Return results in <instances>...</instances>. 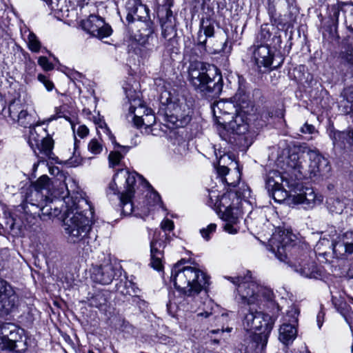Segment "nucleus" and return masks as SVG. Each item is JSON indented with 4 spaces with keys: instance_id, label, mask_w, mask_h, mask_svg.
I'll return each mask as SVG.
<instances>
[{
    "instance_id": "1",
    "label": "nucleus",
    "mask_w": 353,
    "mask_h": 353,
    "mask_svg": "<svg viewBox=\"0 0 353 353\" xmlns=\"http://www.w3.org/2000/svg\"><path fill=\"white\" fill-rule=\"evenodd\" d=\"M63 199L65 204L63 227L68 241L79 243V248L86 252L91 251L89 244V232L91 230V219L93 208L82 191L70 193L68 184L59 182V188L52 194Z\"/></svg>"
},
{
    "instance_id": "2",
    "label": "nucleus",
    "mask_w": 353,
    "mask_h": 353,
    "mask_svg": "<svg viewBox=\"0 0 353 353\" xmlns=\"http://www.w3.org/2000/svg\"><path fill=\"white\" fill-rule=\"evenodd\" d=\"M288 172H292L294 179H323L330 176L331 165L327 159L318 150L307 149L302 153H291L287 160Z\"/></svg>"
},
{
    "instance_id": "3",
    "label": "nucleus",
    "mask_w": 353,
    "mask_h": 353,
    "mask_svg": "<svg viewBox=\"0 0 353 353\" xmlns=\"http://www.w3.org/2000/svg\"><path fill=\"white\" fill-rule=\"evenodd\" d=\"M212 112L219 125L218 131L222 140L233 143L236 141L235 135L244 134L248 130L244 116L237 113L233 103L225 100L217 101L212 105Z\"/></svg>"
},
{
    "instance_id": "4",
    "label": "nucleus",
    "mask_w": 353,
    "mask_h": 353,
    "mask_svg": "<svg viewBox=\"0 0 353 353\" xmlns=\"http://www.w3.org/2000/svg\"><path fill=\"white\" fill-rule=\"evenodd\" d=\"M225 278L237 286L239 297L236 299L239 303L247 305L256 304L259 307L261 305L265 306L266 304L274 305V295L271 289L259 285L250 270H247L243 276Z\"/></svg>"
},
{
    "instance_id": "5",
    "label": "nucleus",
    "mask_w": 353,
    "mask_h": 353,
    "mask_svg": "<svg viewBox=\"0 0 353 353\" xmlns=\"http://www.w3.org/2000/svg\"><path fill=\"white\" fill-rule=\"evenodd\" d=\"M188 80L194 89L203 95L218 96L222 90V77L214 65L193 61L188 67Z\"/></svg>"
},
{
    "instance_id": "6",
    "label": "nucleus",
    "mask_w": 353,
    "mask_h": 353,
    "mask_svg": "<svg viewBox=\"0 0 353 353\" xmlns=\"http://www.w3.org/2000/svg\"><path fill=\"white\" fill-rule=\"evenodd\" d=\"M182 265L180 261L172 268L171 281L181 293L188 296L198 294L208 283V276L196 268Z\"/></svg>"
},
{
    "instance_id": "7",
    "label": "nucleus",
    "mask_w": 353,
    "mask_h": 353,
    "mask_svg": "<svg viewBox=\"0 0 353 353\" xmlns=\"http://www.w3.org/2000/svg\"><path fill=\"white\" fill-rule=\"evenodd\" d=\"M210 205H217L219 212L221 213V219L225 221L237 223L239 219V209L237 205L240 199H244L250 196V190L248 187L243 185V191H228L223 194L219 199L215 191L209 193Z\"/></svg>"
},
{
    "instance_id": "8",
    "label": "nucleus",
    "mask_w": 353,
    "mask_h": 353,
    "mask_svg": "<svg viewBox=\"0 0 353 353\" xmlns=\"http://www.w3.org/2000/svg\"><path fill=\"white\" fill-rule=\"evenodd\" d=\"M24 330L12 323H0V352H21L27 349Z\"/></svg>"
},
{
    "instance_id": "9",
    "label": "nucleus",
    "mask_w": 353,
    "mask_h": 353,
    "mask_svg": "<svg viewBox=\"0 0 353 353\" xmlns=\"http://www.w3.org/2000/svg\"><path fill=\"white\" fill-rule=\"evenodd\" d=\"M126 97L130 102L129 112L127 115L128 119H131L134 125L140 128L145 125L149 126L155 121V117L151 109L148 108L141 101L136 92L132 90H125Z\"/></svg>"
},
{
    "instance_id": "10",
    "label": "nucleus",
    "mask_w": 353,
    "mask_h": 353,
    "mask_svg": "<svg viewBox=\"0 0 353 353\" xmlns=\"http://www.w3.org/2000/svg\"><path fill=\"white\" fill-rule=\"evenodd\" d=\"M137 183L148 190L151 188L149 183L137 172H130L125 169L119 170L114 176L113 181L109 184L107 194L121 195V192L137 186Z\"/></svg>"
},
{
    "instance_id": "11",
    "label": "nucleus",
    "mask_w": 353,
    "mask_h": 353,
    "mask_svg": "<svg viewBox=\"0 0 353 353\" xmlns=\"http://www.w3.org/2000/svg\"><path fill=\"white\" fill-rule=\"evenodd\" d=\"M248 50L252 53L256 70L259 73H265L276 69L280 63L274 65V52L270 45L253 44Z\"/></svg>"
},
{
    "instance_id": "12",
    "label": "nucleus",
    "mask_w": 353,
    "mask_h": 353,
    "mask_svg": "<svg viewBox=\"0 0 353 353\" xmlns=\"http://www.w3.org/2000/svg\"><path fill=\"white\" fill-rule=\"evenodd\" d=\"M321 246H326L328 248H332L334 254L336 257H342L345 254L353 253V232H346L336 239L332 236L330 241L325 238L321 239L316 245V250H320Z\"/></svg>"
},
{
    "instance_id": "13",
    "label": "nucleus",
    "mask_w": 353,
    "mask_h": 353,
    "mask_svg": "<svg viewBox=\"0 0 353 353\" xmlns=\"http://www.w3.org/2000/svg\"><path fill=\"white\" fill-rule=\"evenodd\" d=\"M19 305V298L14 288L7 281L0 278V316L15 312Z\"/></svg>"
},
{
    "instance_id": "14",
    "label": "nucleus",
    "mask_w": 353,
    "mask_h": 353,
    "mask_svg": "<svg viewBox=\"0 0 353 353\" xmlns=\"http://www.w3.org/2000/svg\"><path fill=\"white\" fill-rule=\"evenodd\" d=\"M8 117L13 123H18L22 127L29 128L31 130H35L34 126L36 125V118L28 112L25 109V105L20 101H13L8 106Z\"/></svg>"
},
{
    "instance_id": "15",
    "label": "nucleus",
    "mask_w": 353,
    "mask_h": 353,
    "mask_svg": "<svg viewBox=\"0 0 353 353\" xmlns=\"http://www.w3.org/2000/svg\"><path fill=\"white\" fill-rule=\"evenodd\" d=\"M32 201V199H29V196H27L25 202L20 206L26 215L30 214L32 216L33 218H34L35 216H39L41 219L46 220V219L55 217L60 213V210L56 207L52 210L51 205L47 204L43 205L42 204H37Z\"/></svg>"
},
{
    "instance_id": "16",
    "label": "nucleus",
    "mask_w": 353,
    "mask_h": 353,
    "mask_svg": "<svg viewBox=\"0 0 353 353\" xmlns=\"http://www.w3.org/2000/svg\"><path fill=\"white\" fill-rule=\"evenodd\" d=\"M270 242L271 250L274 253L275 256L281 261H285L287 259V250L292 242L291 234L289 232L285 234V231L280 230L273 234Z\"/></svg>"
},
{
    "instance_id": "17",
    "label": "nucleus",
    "mask_w": 353,
    "mask_h": 353,
    "mask_svg": "<svg viewBox=\"0 0 353 353\" xmlns=\"http://www.w3.org/2000/svg\"><path fill=\"white\" fill-rule=\"evenodd\" d=\"M267 343L266 335L245 333L243 342L239 345L236 353H257V350H263Z\"/></svg>"
},
{
    "instance_id": "18",
    "label": "nucleus",
    "mask_w": 353,
    "mask_h": 353,
    "mask_svg": "<svg viewBox=\"0 0 353 353\" xmlns=\"http://www.w3.org/2000/svg\"><path fill=\"white\" fill-rule=\"evenodd\" d=\"M37 134L35 130H31L30 135L29 137V144L34 153L37 154L36 148L39 150V153L43 156L42 159H54V154L52 152L54 147V141L50 137L42 138L41 139H37Z\"/></svg>"
},
{
    "instance_id": "19",
    "label": "nucleus",
    "mask_w": 353,
    "mask_h": 353,
    "mask_svg": "<svg viewBox=\"0 0 353 353\" xmlns=\"http://www.w3.org/2000/svg\"><path fill=\"white\" fill-rule=\"evenodd\" d=\"M288 168L287 167L286 173L290 176V178L288 179L284 174L280 173L278 171H271L268 173L266 180H265V188L268 192L272 191L275 188L281 186L283 184L285 183L286 187L291 188L294 185V174L292 172H288Z\"/></svg>"
},
{
    "instance_id": "20",
    "label": "nucleus",
    "mask_w": 353,
    "mask_h": 353,
    "mask_svg": "<svg viewBox=\"0 0 353 353\" xmlns=\"http://www.w3.org/2000/svg\"><path fill=\"white\" fill-rule=\"evenodd\" d=\"M290 266L301 276L308 279H319L321 276V271L313 261L301 260V261H290Z\"/></svg>"
},
{
    "instance_id": "21",
    "label": "nucleus",
    "mask_w": 353,
    "mask_h": 353,
    "mask_svg": "<svg viewBox=\"0 0 353 353\" xmlns=\"http://www.w3.org/2000/svg\"><path fill=\"white\" fill-rule=\"evenodd\" d=\"M117 275L116 270L111 263H106L92 268L91 277L92 280L102 285L112 283Z\"/></svg>"
},
{
    "instance_id": "22",
    "label": "nucleus",
    "mask_w": 353,
    "mask_h": 353,
    "mask_svg": "<svg viewBox=\"0 0 353 353\" xmlns=\"http://www.w3.org/2000/svg\"><path fill=\"white\" fill-rule=\"evenodd\" d=\"M275 323V318L261 312H256V317L253 323V334L256 335H269Z\"/></svg>"
},
{
    "instance_id": "23",
    "label": "nucleus",
    "mask_w": 353,
    "mask_h": 353,
    "mask_svg": "<svg viewBox=\"0 0 353 353\" xmlns=\"http://www.w3.org/2000/svg\"><path fill=\"white\" fill-rule=\"evenodd\" d=\"M330 22H353V7L333 5L327 8Z\"/></svg>"
},
{
    "instance_id": "24",
    "label": "nucleus",
    "mask_w": 353,
    "mask_h": 353,
    "mask_svg": "<svg viewBox=\"0 0 353 353\" xmlns=\"http://www.w3.org/2000/svg\"><path fill=\"white\" fill-rule=\"evenodd\" d=\"M323 200L321 194H316L312 188L306 187L301 192L294 196V201L301 204L305 208H312Z\"/></svg>"
},
{
    "instance_id": "25",
    "label": "nucleus",
    "mask_w": 353,
    "mask_h": 353,
    "mask_svg": "<svg viewBox=\"0 0 353 353\" xmlns=\"http://www.w3.org/2000/svg\"><path fill=\"white\" fill-rule=\"evenodd\" d=\"M330 137L334 146L341 149L353 150V130L348 132L333 130L330 132Z\"/></svg>"
},
{
    "instance_id": "26",
    "label": "nucleus",
    "mask_w": 353,
    "mask_h": 353,
    "mask_svg": "<svg viewBox=\"0 0 353 353\" xmlns=\"http://www.w3.org/2000/svg\"><path fill=\"white\" fill-rule=\"evenodd\" d=\"M147 33L135 34L133 37L141 46L139 50L141 56H146L148 52L152 51L154 48V43L157 41V38L152 35L150 28L146 30Z\"/></svg>"
},
{
    "instance_id": "27",
    "label": "nucleus",
    "mask_w": 353,
    "mask_h": 353,
    "mask_svg": "<svg viewBox=\"0 0 353 353\" xmlns=\"http://www.w3.org/2000/svg\"><path fill=\"white\" fill-rule=\"evenodd\" d=\"M78 28H81L88 34L99 39L110 36L112 32L108 23H103L98 26L96 23H79Z\"/></svg>"
},
{
    "instance_id": "28",
    "label": "nucleus",
    "mask_w": 353,
    "mask_h": 353,
    "mask_svg": "<svg viewBox=\"0 0 353 353\" xmlns=\"http://www.w3.org/2000/svg\"><path fill=\"white\" fill-rule=\"evenodd\" d=\"M348 199L342 195H334L326 199V208L330 213L341 214L347 205Z\"/></svg>"
},
{
    "instance_id": "29",
    "label": "nucleus",
    "mask_w": 353,
    "mask_h": 353,
    "mask_svg": "<svg viewBox=\"0 0 353 353\" xmlns=\"http://www.w3.org/2000/svg\"><path fill=\"white\" fill-rule=\"evenodd\" d=\"M139 188L138 185L134 186L131 189H127L121 192V195L119 196L120 204L122 208V214L128 216L130 215L134 210V204L132 201V198L134 194Z\"/></svg>"
},
{
    "instance_id": "30",
    "label": "nucleus",
    "mask_w": 353,
    "mask_h": 353,
    "mask_svg": "<svg viewBox=\"0 0 353 353\" xmlns=\"http://www.w3.org/2000/svg\"><path fill=\"white\" fill-rule=\"evenodd\" d=\"M192 110L188 103H181L174 109V115L176 121L179 123V126L187 125L191 120Z\"/></svg>"
},
{
    "instance_id": "31",
    "label": "nucleus",
    "mask_w": 353,
    "mask_h": 353,
    "mask_svg": "<svg viewBox=\"0 0 353 353\" xmlns=\"http://www.w3.org/2000/svg\"><path fill=\"white\" fill-rule=\"evenodd\" d=\"M162 243L157 240H152L150 242L151 262L150 265L154 269L160 271L162 268L163 252L160 250Z\"/></svg>"
},
{
    "instance_id": "32",
    "label": "nucleus",
    "mask_w": 353,
    "mask_h": 353,
    "mask_svg": "<svg viewBox=\"0 0 353 353\" xmlns=\"http://www.w3.org/2000/svg\"><path fill=\"white\" fill-rule=\"evenodd\" d=\"M296 327L297 326H294V324L283 322L279 328V339L280 341L285 345L292 343L297 335Z\"/></svg>"
},
{
    "instance_id": "33",
    "label": "nucleus",
    "mask_w": 353,
    "mask_h": 353,
    "mask_svg": "<svg viewBox=\"0 0 353 353\" xmlns=\"http://www.w3.org/2000/svg\"><path fill=\"white\" fill-rule=\"evenodd\" d=\"M275 30L274 23H263L253 44L270 45L269 41Z\"/></svg>"
},
{
    "instance_id": "34",
    "label": "nucleus",
    "mask_w": 353,
    "mask_h": 353,
    "mask_svg": "<svg viewBox=\"0 0 353 353\" xmlns=\"http://www.w3.org/2000/svg\"><path fill=\"white\" fill-rule=\"evenodd\" d=\"M332 301L336 310L343 316L345 321L350 325L353 323V312L350 306L343 299L332 296Z\"/></svg>"
},
{
    "instance_id": "35",
    "label": "nucleus",
    "mask_w": 353,
    "mask_h": 353,
    "mask_svg": "<svg viewBox=\"0 0 353 353\" xmlns=\"http://www.w3.org/2000/svg\"><path fill=\"white\" fill-rule=\"evenodd\" d=\"M91 121H92L97 125V134L99 135L101 134V132L99 130V128H100L103 131V132L108 137L109 139L112 141L113 144H114L119 148H121L125 152L127 151L125 147L120 145L116 142V139L114 136L112 134L110 130L107 126V124L100 117L99 114L97 115H93Z\"/></svg>"
},
{
    "instance_id": "36",
    "label": "nucleus",
    "mask_w": 353,
    "mask_h": 353,
    "mask_svg": "<svg viewBox=\"0 0 353 353\" xmlns=\"http://www.w3.org/2000/svg\"><path fill=\"white\" fill-rule=\"evenodd\" d=\"M50 178L47 175H43L32 183L34 190L31 192V194L37 198H43L41 192L43 190H50Z\"/></svg>"
},
{
    "instance_id": "37",
    "label": "nucleus",
    "mask_w": 353,
    "mask_h": 353,
    "mask_svg": "<svg viewBox=\"0 0 353 353\" xmlns=\"http://www.w3.org/2000/svg\"><path fill=\"white\" fill-rule=\"evenodd\" d=\"M214 324L216 326H221V328H217L214 330H211L208 332V335L210 334H219V333H223L224 332H230L232 330V327H227L225 329L224 328L225 323L228 321V313H223L222 314L219 316H216L213 318Z\"/></svg>"
},
{
    "instance_id": "38",
    "label": "nucleus",
    "mask_w": 353,
    "mask_h": 353,
    "mask_svg": "<svg viewBox=\"0 0 353 353\" xmlns=\"http://www.w3.org/2000/svg\"><path fill=\"white\" fill-rule=\"evenodd\" d=\"M229 168L224 165H220L217 168V172L219 175L221 176L222 182L227 183L229 186L235 187L240 179V174L237 172H235L236 180L230 181V180L226 176L229 174Z\"/></svg>"
},
{
    "instance_id": "39",
    "label": "nucleus",
    "mask_w": 353,
    "mask_h": 353,
    "mask_svg": "<svg viewBox=\"0 0 353 353\" xmlns=\"http://www.w3.org/2000/svg\"><path fill=\"white\" fill-rule=\"evenodd\" d=\"M299 315V309L296 305H292L286 312V315L284 317V322L297 326Z\"/></svg>"
},
{
    "instance_id": "40",
    "label": "nucleus",
    "mask_w": 353,
    "mask_h": 353,
    "mask_svg": "<svg viewBox=\"0 0 353 353\" xmlns=\"http://www.w3.org/2000/svg\"><path fill=\"white\" fill-rule=\"evenodd\" d=\"M285 183L283 184L281 186H279L272 191H270L269 193L270 196L273 198L275 201L281 202L285 200L288 196V191L285 190Z\"/></svg>"
},
{
    "instance_id": "41",
    "label": "nucleus",
    "mask_w": 353,
    "mask_h": 353,
    "mask_svg": "<svg viewBox=\"0 0 353 353\" xmlns=\"http://www.w3.org/2000/svg\"><path fill=\"white\" fill-rule=\"evenodd\" d=\"M107 295L103 292H98L90 300V305L92 307L101 308L107 303Z\"/></svg>"
},
{
    "instance_id": "42",
    "label": "nucleus",
    "mask_w": 353,
    "mask_h": 353,
    "mask_svg": "<svg viewBox=\"0 0 353 353\" xmlns=\"http://www.w3.org/2000/svg\"><path fill=\"white\" fill-rule=\"evenodd\" d=\"M256 312H253L252 310H250L245 314L243 324L245 330H246V333L253 332V323L256 317Z\"/></svg>"
},
{
    "instance_id": "43",
    "label": "nucleus",
    "mask_w": 353,
    "mask_h": 353,
    "mask_svg": "<svg viewBox=\"0 0 353 353\" xmlns=\"http://www.w3.org/2000/svg\"><path fill=\"white\" fill-rule=\"evenodd\" d=\"M131 17L132 22L135 21L139 22H146L149 18L147 8L145 6L137 8L134 10V14L132 15Z\"/></svg>"
},
{
    "instance_id": "44",
    "label": "nucleus",
    "mask_w": 353,
    "mask_h": 353,
    "mask_svg": "<svg viewBox=\"0 0 353 353\" xmlns=\"http://www.w3.org/2000/svg\"><path fill=\"white\" fill-rule=\"evenodd\" d=\"M234 99L241 110L240 112L237 111V113H241L245 117V109L248 107V96L245 94L241 96V93H239L234 96Z\"/></svg>"
},
{
    "instance_id": "45",
    "label": "nucleus",
    "mask_w": 353,
    "mask_h": 353,
    "mask_svg": "<svg viewBox=\"0 0 353 353\" xmlns=\"http://www.w3.org/2000/svg\"><path fill=\"white\" fill-rule=\"evenodd\" d=\"M28 46L31 51L38 52L41 48V43L38 40L37 36L30 32L28 35Z\"/></svg>"
},
{
    "instance_id": "46",
    "label": "nucleus",
    "mask_w": 353,
    "mask_h": 353,
    "mask_svg": "<svg viewBox=\"0 0 353 353\" xmlns=\"http://www.w3.org/2000/svg\"><path fill=\"white\" fill-rule=\"evenodd\" d=\"M88 148L91 153L99 154L101 152L103 146L97 139H92L88 143Z\"/></svg>"
},
{
    "instance_id": "47",
    "label": "nucleus",
    "mask_w": 353,
    "mask_h": 353,
    "mask_svg": "<svg viewBox=\"0 0 353 353\" xmlns=\"http://www.w3.org/2000/svg\"><path fill=\"white\" fill-rule=\"evenodd\" d=\"M125 288H126V294H128L130 296H139V294L140 292V290L137 286L136 283L128 281H126L125 283Z\"/></svg>"
},
{
    "instance_id": "48",
    "label": "nucleus",
    "mask_w": 353,
    "mask_h": 353,
    "mask_svg": "<svg viewBox=\"0 0 353 353\" xmlns=\"http://www.w3.org/2000/svg\"><path fill=\"white\" fill-rule=\"evenodd\" d=\"M216 225L215 223H210L206 228L200 230V233L202 237L208 241L210 239V234L216 231Z\"/></svg>"
},
{
    "instance_id": "49",
    "label": "nucleus",
    "mask_w": 353,
    "mask_h": 353,
    "mask_svg": "<svg viewBox=\"0 0 353 353\" xmlns=\"http://www.w3.org/2000/svg\"><path fill=\"white\" fill-rule=\"evenodd\" d=\"M123 158V155L119 151L111 152L109 154L108 159L110 165L114 166L118 165Z\"/></svg>"
},
{
    "instance_id": "50",
    "label": "nucleus",
    "mask_w": 353,
    "mask_h": 353,
    "mask_svg": "<svg viewBox=\"0 0 353 353\" xmlns=\"http://www.w3.org/2000/svg\"><path fill=\"white\" fill-rule=\"evenodd\" d=\"M162 34L165 38L172 37L175 34V28L174 26L170 23H161Z\"/></svg>"
},
{
    "instance_id": "51",
    "label": "nucleus",
    "mask_w": 353,
    "mask_h": 353,
    "mask_svg": "<svg viewBox=\"0 0 353 353\" xmlns=\"http://www.w3.org/2000/svg\"><path fill=\"white\" fill-rule=\"evenodd\" d=\"M38 64L45 71H50L54 68L53 64L48 61L46 57H40L38 59Z\"/></svg>"
},
{
    "instance_id": "52",
    "label": "nucleus",
    "mask_w": 353,
    "mask_h": 353,
    "mask_svg": "<svg viewBox=\"0 0 353 353\" xmlns=\"http://www.w3.org/2000/svg\"><path fill=\"white\" fill-rule=\"evenodd\" d=\"M37 79L41 82L46 87L48 91H52L54 88V83L50 81L45 75L39 74L37 76Z\"/></svg>"
},
{
    "instance_id": "53",
    "label": "nucleus",
    "mask_w": 353,
    "mask_h": 353,
    "mask_svg": "<svg viewBox=\"0 0 353 353\" xmlns=\"http://www.w3.org/2000/svg\"><path fill=\"white\" fill-rule=\"evenodd\" d=\"M161 4L163 7H165V9L166 10L167 21L168 22H171L172 11L170 10V8L173 4V0H162Z\"/></svg>"
},
{
    "instance_id": "54",
    "label": "nucleus",
    "mask_w": 353,
    "mask_h": 353,
    "mask_svg": "<svg viewBox=\"0 0 353 353\" xmlns=\"http://www.w3.org/2000/svg\"><path fill=\"white\" fill-rule=\"evenodd\" d=\"M3 21H8V22L11 21H17V17L14 12V11L11 9H8L4 11L3 15L2 16Z\"/></svg>"
},
{
    "instance_id": "55",
    "label": "nucleus",
    "mask_w": 353,
    "mask_h": 353,
    "mask_svg": "<svg viewBox=\"0 0 353 353\" xmlns=\"http://www.w3.org/2000/svg\"><path fill=\"white\" fill-rule=\"evenodd\" d=\"M345 59L350 63L352 65L351 71L352 72V81L353 82V48L352 46H348L346 51Z\"/></svg>"
},
{
    "instance_id": "56",
    "label": "nucleus",
    "mask_w": 353,
    "mask_h": 353,
    "mask_svg": "<svg viewBox=\"0 0 353 353\" xmlns=\"http://www.w3.org/2000/svg\"><path fill=\"white\" fill-rule=\"evenodd\" d=\"M53 10H61V3L64 0H44Z\"/></svg>"
},
{
    "instance_id": "57",
    "label": "nucleus",
    "mask_w": 353,
    "mask_h": 353,
    "mask_svg": "<svg viewBox=\"0 0 353 353\" xmlns=\"http://www.w3.org/2000/svg\"><path fill=\"white\" fill-rule=\"evenodd\" d=\"M161 225L164 231H171L174 228L173 221L169 219L163 221Z\"/></svg>"
},
{
    "instance_id": "58",
    "label": "nucleus",
    "mask_w": 353,
    "mask_h": 353,
    "mask_svg": "<svg viewBox=\"0 0 353 353\" xmlns=\"http://www.w3.org/2000/svg\"><path fill=\"white\" fill-rule=\"evenodd\" d=\"M226 223L224 225V230L229 234H236L237 233V229L234 227V224H236V223H232L230 221H225Z\"/></svg>"
},
{
    "instance_id": "59",
    "label": "nucleus",
    "mask_w": 353,
    "mask_h": 353,
    "mask_svg": "<svg viewBox=\"0 0 353 353\" xmlns=\"http://www.w3.org/2000/svg\"><path fill=\"white\" fill-rule=\"evenodd\" d=\"M77 133L78 136L80 137L81 138H84L88 134L89 129L87 128L86 125H81L79 126Z\"/></svg>"
},
{
    "instance_id": "60",
    "label": "nucleus",
    "mask_w": 353,
    "mask_h": 353,
    "mask_svg": "<svg viewBox=\"0 0 353 353\" xmlns=\"http://www.w3.org/2000/svg\"><path fill=\"white\" fill-rule=\"evenodd\" d=\"M175 153H179L181 155H185L188 153L187 145L181 143L174 150Z\"/></svg>"
},
{
    "instance_id": "61",
    "label": "nucleus",
    "mask_w": 353,
    "mask_h": 353,
    "mask_svg": "<svg viewBox=\"0 0 353 353\" xmlns=\"http://www.w3.org/2000/svg\"><path fill=\"white\" fill-rule=\"evenodd\" d=\"M315 130L314 127L312 125L305 123L301 128V131L303 133L312 134Z\"/></svg>"
},
{
    "instance_id": "62",
    "label": "nucleus",
    "mask_w": 353,
    "mask_h": 353,
    "mask_svg": "<svg viewBox=\"0 0 353 353\" xmlns=\"http://www.w3.org/2000/svg\"><path fill=\"white\" fill-rule=\"evenodd\" d=\"M203 34L205 37H210L213 35L214 27L211 24H209L208 26H207L205 27H203Z\"/></svg>"
},
{
    "instance_id": "63",
    "label": "nucleus",
    "mask_w": 353,
    "mask_h": 353,
    "mask_svg": "<svg viewBox=\"0 0 353 353\" xmlns=\"http://www.w3.org/2000/svg\"><path fill=\"white\" fill-rule=\"evenodd\" d=\"M150 196V197L152 196L153 200H154V203L155 204L161 203V197H160L159 194L157 192H151Z\"/></svg>"
},
{
    "instance_id": "64",
    "label": "nucleus",
    "mask_w": 353,
    "mask_h": 353,
    "mask_svg": "<svg viewBox=\"0 0 353 353\" xmlns=\"http://www.w3.org/2000/svg\"><path fill=\"white\" fill-rule=\"evenodd\" d=\"M323 316H324V313L323 312H320L317 314L316 321H317V324H318V326H319V328H321L322 325H323Z\"/></svg>"
}]
</instances>
